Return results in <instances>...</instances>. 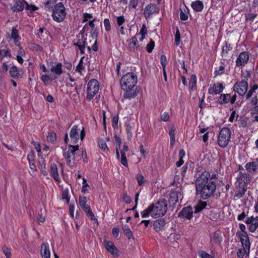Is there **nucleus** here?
Returning <instances> with one entry per match:
<instances>
[{
    "instance_id": "26",
    "label": "nucleus",
    "mask_w": 258,
    "mask_h": 258,
    "mask_svg": "<svg viewBox=\"0 0 258 258\" xmlns=\"http://www.w3.org/2000/svg\"><path fill=\"white\" fill-rule=\"evenodd\" d=\"M230 94H221L218 98V102L220 105H224L230 103Z\"/></svg>"
},
{
    "instance_id": "13",
    "label": "nucleus",
    "mask_w": 258,
    "mask_h": 258,
    "mask_svg": "<svg viewBox=\"0 0 258 258\" xmlns=\"http://www.w3.org/2000/svg\"><path fill=\"white\" fill-rule=\"evenodd\" d=\"M234 185L236 188L235 197L238 199L242 198L245 195V193L247 190V185H244V183L242 182L236 181L235 182Z\"/></svg>"
},
{
    "instance_id": "39",
    "label": "nucleus",
    "mask_w": 258,
    "mask_h": 258,
    "mask_svg": "<svg viewBox=\"0 0 258 258\" xmlns=\"http://www.w3.org/2000/svg\"><path fill=\"white\" fill-rule=\"evenodd\" d=\"M252 216L247 217L245 220V223L247 225H249L248 227V230L251 232H254L257 229V227L252 224Z\"/></svg>"
},
{
    "instance_id": "11",
    "label": "nucleus",
    "mask_w": 258,
    "mask_h": 258,
    "mask_svg": "<svg viewBox=\"0 0 258 258\" xmlns=\"http://www.w3.org/2000/svg\"><path fill=\"white\" fill-rule=\"evenodd\" d=\"M210 173L208 171H204L197 178L196 181V187L201 189L202 186L208 183Z\"/></svg>"
},
{
    "instance_id": "34",
    "label": "nucleus",
    "mask_w": 258,
    "mask_h": 258,
    "mask_svg": "<svg viewBox=\"0 0 258 258\" xmlns=\"http://www.w3.org/2000/svg\"><path fill=\"white\" fill-rule=\"evenodd\" d=\"M79 204L86 213L91 210L90 206L87 204V198L85 197L80 198Z\"/></svg>"
},
{
    "instance_id": "61",
    "label": "nucleus",
    "mask_w": 258,
    "mask_h": 258,
    "mask_svg": "<svg viewBox=\"0 0 258 258\" xmlns=\"http://www.w3.org/2000/svg\"><path fill=\"white\" fill-rule=\"evenodd\" d=\"M89 187L88 184L87 183L86 179L83 177V185L82 187V192L83 194H85L88 190V187Z\"/></svg>"
},
{
    "instance_id": "30",
    "label": "nucleus",
    "mask_w": 258,
    "mask_h": 258,
    "mask_svg": "<svg viewBox=\"0 0 258 258\" xmlns=\"http://www.w3.org/2000/svg\"><path fill=\"white\" fill-rule=\"evenodd\" d=\"M232 49V46L230 44L225 41L224 45L222 47V56L224 59H227L228 57V52Z\"/></svg>"
},
{
    "instance_id": "6",
    "label": "nucleus",
    "mask_w": 258,
    "mask_h": 258,
    "mask_svg": "<svg viewBox=\"0 0 258 258\" xmlns=\"http://www.w3.org/2000/svg\"><path fill=\"white\" fill-rule=\"evenodd\" d=\"M216 187V183L214 181H210L207 184H204L200 189L196 188L197 192L200 195L201 198L204 200L209 198L215 191Z\"/></svg>"
},
{
    "instance_id": "40",
    "label": "nucleus",
    "mask_w": 258,
    "mask_h": 258,
    "mask_svg": "<svg viewBox=\"0 0 258 258\" xmlns=\"http://www.w3.org/2000/svg\"><path fill=\"white\" fill-rule=\"evenodd\" d=\"M207 206V203L206 202L200 201L195 207V213H198L205 208Z\"/></svg>"
},
{
    "instance_id": "7",
    "label": "nucleus",
    "mask_w": 258,
    "mask_h": 258,
    "mask_svg": "<svg viewBox=\"0 0 258 258\" xmlns=\"http://www.w3.org/2000/svg\"><path fill=\"white\" fill-rule=\"evenodd\" d=\"M99 84L96 79L90 80L87 85L86 89V100L91 101L97 94L99 90Z\"/></svg>"
},
{
    "instance_id": "35",
    "label": "nucleus",
    "mask_w": 258,
    "mask_h": 258,
    "mask_svg": "<svg viewBox=\"0 0 258 258\" xmlns=\"http://www.w3.org/2000/svg\"><path fill=\"white\" fill-rule=\"evenodd\" d=\"M147 29L145 24H143L141 29L140 30L139 33L136 34L137 37H139V40L140 41H143L147 35Z\"/></svg>"
},
{
    "instance_id": "22",
    "label": "nucleus",
    "mask_w": 258,
    "mask_h": 258,
    "mask_svg": "<svg viewBox=\"0 0 258 258\" xmlns=\"http://www.w3.org/2000/svg\"><path fill=\"white\" fill-rule=\"evenodd\" d=\"M40 254L42 258H50V251L47 243L42 244L40 248Z\"/></svg>"
},
{
    "instance_id": "41",
    "label": "nucleus",
    "mask_w": 258,
    "mask_h": 258,
    "mask_svg": "<svg viewBox=\"0 0 258 258\" xmlns=\"http://www.w3.org/2000/svg\"><path fill=\"white\" fill-rule=\"evenodd\" d=\"M56 0H46L44 3V8L46 11H49L54 7Z\"/></svg>"
},
{
    "instance_id": "15",
    "label": "nucleus",
    "mask_w": 258,
    "mask_h": 258,
    "mask_svg": "<svg viewBox=\"0 0 258 258\" xmlns=\"http://www.w3.org/2000/svg\"><path fill=\"white\" fill-rule=\"evenodd\" d=\"M104 247L106 250L113 256L117 257L119 255V251L114 244L113 242L110 241H104Z\"/></svg>"
},
{
    "instance_id": "57",
    "label": "nucleus",
    "mask_w": 258,
    "mask_h": 258,
    "mask_svg": "<svg viewBox=\"0 0 258 258\" xmlns=\"http://www.w3.org/2000/svg\"><path fill=\"white\" fill-rule=\"evenodd\" d=\"M154 47H155V42L152 39H151L150 42H149V43L147 45V46H146L147 51L149 53L151 52L152 51L153 48H154Z\"/></svg>"
},
{
    "instance_id": "33",
    "label": "nucleus",
    "mask_w": 258,
    "mask_h": 258,
    "mask_svg": "<svg viewBox=\"0 0 258 258\" xmlns=\"http://www.w3.org/2000/svg\"><path fill=\"white\" fill-rule=\"evenodd\" d=\"M222 241V237L219 231L214 232L211 237V241L215 244H219Z\"/></svg>"
},
{
    "instance_id": "24",
    "label": "nucleus",
    "mask_w": 258,
    "mask_h": 258,
    "mask_svg": "<svg viewBox=\"0 0 258 258\" xmlns=\"http://www.w3.org/2000/svg\"><path fill=\"white\" fill-rule=\"evenodd\" d=\"M62 64L60 62H58L52 65L50 69L51 72L54 75L59 76L61 75L62 73Z\"/></svg>"
},
{
    "instance_id": "59",
    "label": "nucleus",
    "mask_w": 258,
    "mask_h": 258,
    "mask_svg": "<svg viewBox=\"0 0 258 258\" xmlns=\"http://www.w3.org/2000/svg\"><path fill=\"white\" fill-rule=\"evenodd\" d=\"M11 56V53L8 49L0 50V57L2 59L4 57Z\"/></svg>"
},
{
    "instance_id": "38",
    "label": "nucleus",
    "mask_w": 258,
    "mask_h": 258,
    "mask_svg": "<svg viewBox=\"0 0 258 258\" xmlns=\"http://www.w3.org/2000/svg\"><path fill=\"white\" fill-rule=\"evenodd\" d=\"M249 251V248L243 247V248H239L237 251V255L239 258H243L245 254L248 255Z\"/></svg>"
},
{
    "instance_id": "50",
    "label": "nucleus",
    "mask_w": 258,
    "mask_h": 258,
    "mask_svg": "<svg viewBox=\"0 0 258 258\" xmlns=\"http://www.w3.org/2000/svg\"><path fill=\"white\" fill-rule=\"evenodd\" d=\"M84 69L85 67L83 66V58H81L79 61L78 64L76 67V72L82 75V71L84 70Z\"/></svg>"
},
{
    "instance_id": "63",
    "label": "nucleus",
    "mask_w": 258,
    "mask_h": 258,
    "mask_svg": "<svg viewBox=\"0 0 258 258\" xmlns=\"http://www.w3.org/2000/svg\"><path fill=\"white\" fill-rule=\"evenodd\" d=\"M3 251L7 258H11V250L10 248L4 246L3 247Z\"/></svg>"
},
{
    "instance_id": "9",
    "label": "nucleus",
    "mask_w": 258,
    "mask_h": 258,
    "mask_svg": "<svg viewBox=\"0 0 258 258\" xmlns=\"http://www.w3.org/2000/svg\"><path fill=\"white\" fill-rule=\"evenodd\" d=\"M233 90L239 96H243L247 92L248 83L246 80L238 81L233 87Z\"/></svg>"
},
{
    "instance_id": "8",
    "label": "nucleus",
    "mask_w": 258,
    "mask_h": 258,
    "mask_svg": "<svg viewBox=\"0 0 258 258\" xmlns=\"http://www.w3.org/2000/svg\"><path fill=\"white\" fill-rule=\"evenodd\" d=\"M231 137V131L229 128L223 127L219 133L217 143L222 148L226 147L229 144Z\"/></svg>"
},
{
    "instance_id": "18",
    "label": "nucleus",
    "mask_w": 258,
    "mask_h": 258,
    "mask_svg": "<svg viewBox=\"0 0 258 258\" xmlns=\"http://www.w3.org/2000/svg\"><path fill=\"white\" fill-rule=\"evenodd\" d=\"M251 177L250 175L246 172H239L236 177V181L244 183V185H247L250 181Z\"/></svg>"
},
{
    "instance_id": "43",
    "label": "nucleus",
    "mask_w": 258,
    "mask_h": 258,
    "mask_svg": "<svg viewBox=\"0 0 258 258\" xmlns=\"http://www.w3.org/2000/svg\"><path fill=\"white\" fill-rule=\"evenodd\" d=\"M258 89V86L257 85H253L251 86L249 90L248 91L247 94L245 96L246 99H249L255 93V91Z\"/></svg>"
},
{
    "instance_id": "3",
    "label": "nucleus",
    "mask_w": 258,
    "mask_h": 258,
    "mask_svg": "<svg viewBox=\"0 0 258 258\" xmlns=\"http://www.w3.org/2000/svg\"><path fill=\"white\" fill-rule=\"evenodd\" d=\"M138 82L137 75L134 73H128L124 75L120 81V86L123 90L135 88Z\"/></svg>"
},
{
    "instance_id": "51",
    "label": "nucleus",
    "mask_w": 258,
    "mask_h": 258,
    "mask_svg": "<svg viewBox=\"0 0 258 258\" xmlns=\"http://www.w3.org/2000/svg\"><path fill=\"white\" fill-rule=\"evenodd\" d=\"M32 144H33L35 149H36V151L38 153V157L41 156V155H41V146H40L39 143H38L37 142L33 141Z\"/></svg>"
},
{
    "instance_id": "58",
    "label": "nucleus",
    "mask_w": 258,
    "mask_h": 258,
    "mask_svg": "<svg viewBox=\"0 0 258 258\" xmlns=\"http://www.w3.org/2000/svg\"><path fill=\"white\" fill-rule=\"evenodd\" d=\"M56 140V134L54 133H50L47 136V140L48 142L53 143Z\"/></svg>"
},
{
    "instance_id": "47",
    "label": "nucleus",
    "mask_w": 258,
    "mask_h": 258,
    "mask_svg": "<svg viewBox=\"0 0 258 258\" xmlns=\"http://www.w3.org/2000/svg\"><path fill=\"white\" fill-rule=\"evenodd\" d=\"M56 77H54L52 78V76L50 77L48 75H42L40 76L41 80L43 82L45 85H47L48 84V82L50 80H52L54 79H55Z\"/></svg>"
},
{
    "instance_id": "16",
    "label": "nucleus",
    "mask_w": 258,
    "mask_h": 258,
    "mask_svg": "<svg viewBox=\"0 0 258 258\" xmlns=\"http://www.w3.org/2000/svg\"><path fill=\"white\" fill-rule=\"evenodd\" d=\"M225 88V86L223 83H216L211 85L208 90V93L210 94H219L222 93Z\"/></svg>"
},
{
    "instance_id": "53",
    "label": "nucleus",
    "mask_w": 258,
    "mask_h": 258,
    "mask_svg": "<svg viewBox=\"0 0 258 258\" xmlns=\"http://www.w3.org/2000/svg\"><path fill=\"white\" fill-rule=\"evenodd\" d=\"M225 67L223 66H220L218 68H216L214 73L215 75L218 76L221 75L224 73Z\"/></svg>"
},
{
    "instance_id": "27",
    "label": "nucleus",
    "mask_w": 258,
    "mask_h": 258,
    "mask_svg": "<svg viewBox=\"0 0 258 258\" xmlns=\"http://www.w3.org/2000/svg\"><path fill=\"white\" fill-rule=\"evenodd\" d=\"M121 157L119 158V153L118 148H116V155L117 159H120V161L122 165L128 167V162L126 157V153L120 152Z\"/></svg>"
},
{
    "instance_id": "29",
    "label": "nucleus",
    "mask_w": 258,
    "mask_h": 258,
    "mask_svg": "<svg viewBox=\"0 0 258 258\" xmlns=\"http://www.w3.org/2000/svg\"><path fill=\"white\" fill-rule=\"evenodd\" d=\"M11 37L13 39L15 44L18 46H20L19 40L21 39V37L18 34V31L16 27L12 28L11 32Z\"/></svg>"
},
{
    "instance_id": "64",
    "label": "nucleus",
    "mask_w": 258,
    "mask_h": 258,
    "mask_svg": "<svg viewBox=\"0 0 258 258\" xmlns=\"http://www.w3.org/2000/svg\"><path fill=\"white\" fill-rule=\"evenodd\" d=\"M104 28L107 32L109 31L111 29V25L109 20L108 19H105L103 21Z\"/></svg>"
},
{
    "instance_id": "45",
    "label": "nucleus",
    "mask_w": 258,
    "mask_h": 258,
    "mask_svg": "<svg viewBox=\"0 0 258 258\" xmlns=\"http://www.w3.org/2000/svg\"><path fill=\"white\" fill-rule=\"evenodd\" d=\"M10 74L11 76L13 78L18 77L19 75L18 68L15 66L12 67L10 69Z\"/></svg>"
},
{
    "instance_id": "4",
    "label": "nucleus",
    "mask_w": 258,
    "mask_h": 258,
    "mask_svg": "<svg viewBox=\"0 0 258 258\" xmlns=\"http://www.w3.org/2000/svg\"><path fill=\"white\" fill-rule=\"evenodd\" d=\"M52 17L53 20L57 22H62L66 18V8L62 2L56 4L52 9Z\"/></svg>"
},
{
    "instance_id": "21",
    "label": "nucleus",
    "mask_w": 258,
    "mask_h": 258,
    "mask_svg": "<svg viewBox=\"0 0 258 258\" xmlns=\"http://www.w3.org/2000/svg\"><path fill=\"white\" fill-rule=\"evenodd\" d=\"M25 3L24 0H17L11 5V9L14 12L22 11Z\"/></svg>"
},
{
    "instance_id": "56",
    "label": "nucleus",
    "mask_w": 258,
    "mask_h": 258,
    "mask_svg": "<svg viewBox=\"0 0 258 258\" xmlns=\"http://www.w3.org/2000/svg\"><path fill=\"white\" fill-rule=\"evenodd\" d=\"M180 42V34L178 28H176L175 34V43L176 45H178Z\"/></svg>"
},
{
    "instance_id": "28",
    "label": "nucleus",
    "mask_w": 258,
    "mask_h": 258,
    "mask_svg": "<svg viewBox=\"0 0 258 258\" xmlns=\"http://www.w3.org/2000/svg\"><path fill=\"white\" fill-rule=\"evenodd\" d=\"M38 168L40 169L42 173L45 175L47 174V172L46 170V164L45 160L42 155L39 157L38 163Z\"/></svg>"
},
{
    "instance_id": "10",
    "label": "nucleus",
    "mask_w": 258,
    "mask_h": 258,
    "mask_svg": "<svg viewBox=\"0 0 258 258\" xmlns=\"http://www.w3.org/2000/svg\"><path fill=\"white\" fill-rule=\"evenodd\" d=\"M249 58V53L247 51L240 52L236 59V66L238 68L243 67L248 63Z\"/></svg>"
},
{
    "instance_id": "55",
    "label": "nucleus",
    "mask_w": 258,
    "mask_h": 258,
    "mask_svg": "<svg viewBox=\"0 0 258 258\" xmlns=\"http://www.w3.org/2000/svg\"><path fill=\"white\" fill-rule=\"evenodd\" d=\"M62 199L66 200L67 204L70 202V197L69 196V190L68 189H64L62 190Z\"/></svg>"
},
{
    "instance_id": "54",
    "label": "nucleus",
    "mask_w": 258,
    "mask_h": 258,
    "mask_svg": "<svg viewBox=\"0 0 258 258\" xmlns=\"http://www.w3.org/2000/svg\"><path fill=\"white\" fill-rule=\"evenodd\" d=\"M250 77V74L249 72L247 71H241L240 77L241 80H246V81L247 82V80Z\"/></svg>"
},
{
    "instance_id": "36",
    "label": "nucleus",
    "mask_w": 258,
    "mask_h": 258,
    "mask_svg": "<svg viewBox=\"0 0 258 258\" xmlns=\"http://www.w3.org/2000/svg\"><path fill=\"white\" fill-rule=\"evenodd\" d=\"M122 229L128 239H134L133 233L128 225H122Z\"/></svg>"
},
{
    "instance_id": "23",
    "label": "nucleus",
    "mask_w": 258,
    "mask_h": 258,
    "mask_svg": "<svg viewBox=\"0 0 258 258\" xmlns=\"http://www.w3.org/2000/svg\"><path fill=\"white\" fill-rule=\"evenodd\" d=\"M246 169L249 172H255L258 170V158L254 161L248 162L245 164Z\"/></svg>"
},
{
    "instance_id": "25",
    "label": "nucleus",
    "mask_w": 258,
    "mask_h": 258,
    "mask_svg": "<svg viewBox=\"0 0 258 258\" xmlns=\"http://www.w3.org/2000/svg\"><path fill=\"white\" fill-rule=\"evenodd\" d=\"M240 239V241L242 244L243 247L249 248L250 243L249 240V237L247 234H238L237 235Z\"/></svg>"
},
{
    "instance_id": "17",
    "label": "nucleus",
    "mask_w": 258,
    "mask_h": 258,
    "mask_svg": "<svg viewBox=\"0 0 258 258\" xmlns=\"http://www.w3.org/2000/svg\"><path fill=\"white\" fill-rule=\"evenodd\" d=\"M193 211L191 206H187L182 208L178 214V217L182 219L190 220L192 217Z\"/></svg>"
},
{
    "instance_id": "32",
    "label": "nucleus",
    "mask_w": 258,
    "mask_h": 258,
    "mask_svg": "<svg viewBox=\"0 0 258 258\" xmlns=\"http://www.w3.org/2000/svg\"><path fill=\"white\" fill-rule=\"evenodd\" d=\"M165 226V222L162 219H159L155 221L154 223V228L156 231H159L162 230Z\"/></svg>"
},
{
    "instance_id": "62",
    "label": "nucleus",
    "mask_w": 258,
    "mask_h": 258,
    "mask_svg": "<svg viewBox=\"0 0 258 258\" xmlns=\"http://www.w3.org/2000/svg\"><path fill=\"white\" fill-rule=\"evenodd\" d=\"M139 0H130L128 7L130 10L135 9L138 6Z\"/></svg>"
},
{
    "instance_id": "44",
    "label": "nucleus",
    "mask_w": 258,
    "mask_h": 258,
    "mask_svg": "<svg viewBox=\"0 0 258 258\" xmlns=\"http://www.w3.org/2000/svg\"><path fill=\"white\" fill-rule=\"evenodd\" d=\"M136 179L137 180L138 185L140 186L145 185V183L147 182V180L141 174H138L136 175Z\"/></svg>"
},
{
    "instance_id": "1",
    "label": "nucleus",
    "mask_w": 258,
    "mask_h": 258,
    "mask_svg": "<svg viewBox=\"0 0 258 258\" xmlns=\"http://www.w3.org/2000/svg\"><path fill=\"white\" fill-rule=\"evenodd\" d=\"M167 205L166 200H162L152 204L141 212L142 218H147L151 215L154 218L164 216L166 213Z\"/></svg>"
},
{
    "instance_id": "2",
    "label": "nucleus",
    "mask_w": 258,
    "mask_h": 258,
    "mask_svg": "<svg viewBox=\"0 0 258 258\" xmlns=\"http://www.w3.org/2000/svg\"><path fill=\"white\" fill-rule=\"evenodd\" d=\"M79 146L78 145L74 146L69 145L63 153V157L67 164L70 167H73L76 164V158L79 155L78 154Z\"/></svg>"
},
{
    "instance_id": "20",
    "label": "nucleus",
    "mask_w": 258,
    "mask_h": 258,
    "mask_svg": "<svg viewBox=\"0 0 258 258\" xmlns=\"http://www.w3.org/2000/svg\"><path fill=\"white\" fill-rule=\"evenodd\" d=\"M50 173L53 179L57 182H59L61 179L58 173L57 164L55 163H51L50 165Z\"/></svg>"
},
{
    "instance_id": "42",
    "label": "nucleus",
    "mask_w": 258,
    "mask_h": 258,
    "mask_svg": "<svg viewBox=\"0 0 258 258\" xmlns=\"http://www.w3.org/2000/svg\"><path fill=\"white\" fill-rule=\"evenodd\" d=\"M185 156V152L184 150H181L179 151V160L178 162H176V164L177 167H179L181 166L184 163V161L183 160V158Z\"/></svg>"
},
{
    "instance_id": "19",
    "label": "nucleus",
    "mask_w": 258,
    "mask_h": 258,
    "mask_svg": "<svg viewBox=\"0 0 258 258\" xmlns=\"http://www.w3.org/2000/svg\"><path fill=\"white\" fill-rule=\"evenodd\" d=\"M128 45L130 49L133 51L141 50L142 48L138 45V38L136 35L128 40Z\"/></svg>"
},
{
    "instance_id": "60",
    "label": "nucleus",
    "mask_w": 258,
    "mask_h": 258,
    "mask_svg": "<svg viewBox=\"0 0 258 258\" xmlns=\"http://www.w3.org/2000/svg\"><path fill=\"white\" fill-rule=\"evenodd\" d=\"M30 48L36 51L40 52L43 50V48L41 46L34 43H32L30 45Z\"/></svg>"
},
{
    "instance_id": "14",
    "label": "nucleus",
    "mask_w": 258,
    "mask_h": 258,
    "mask_svg": "<svg viewBox=\"0 0 258 258\" xmlns=\"http://www.w3.org/2000/svg\"><path fill=\"white\" fill-rule=\"evenodd\" d=\"M124 127L127 134V138L128 140H131L133 137V130L135 127L134 120L131 118H127L125 121Z\"/></svg>"
},
{
    "instance_id": "12",
    "label": "nucleus",
    "mask_w": 258,
    "mask_h": 258,
    "mask_svg": "<svg viewBox=\"0 0 258 258\" xmlns=\"http://www.w3.org/2000/svg\"><path fill=\"white\" fill-rule=\"evenodd\" d=\"M159 12V9L156 5L150 3L146 6L144 10V15L145 18L147 20L149 19L151 16Z\"/></svg>"
},
{
    "instance_id": "48",
    "label": "nucleus",
    "mask_w": 258,
    "mask_h": 258,
    "mask_svg": "<svg viewBox=\"0 0 258 258\" xmlns=\"http://www.w3.org/2000/svg\"><path fill=\"white\" fill-rule=\"evenodd\" d=\"M98 146L104 152L107 153L109 152V148H108L106 143L103 140H100L98 142Z\"/></svg>"
},
{
    "instance_id": "52",
    "label": "nucleus",
    "mask_w": 258,
    "mask_h": 258,
    "mask_svg": "<svg viewBox=\"0 0 258 258\" xmlns=\"http://www.w3.org/2000/svg\"><path fill=\"white\" fill-rule=\"evenodd\" d=\"M186 8L184 9V11H183L182 9L180 10L179 16L181 20L185 21L188 19V16L186 11Z\"/></svg>"
},
{
    "instance_id": "31",
    "label": "nucleus",
    "mask_w": 258,
    "mask_h": 258,
    "mask_svg": "<svg viewBox=\"0 0 258 258\" xmlns=\"http://www.w3.org/2000/svg\"><path fill=\"white\" fill-rule=\"evenodd\" d=\"M126 92L124 94L123 97L126 99H131L135 98L138 93V92L134 88L125 90Z\"/></svg>"
},
{
    "instance_id": "5",
    "label": "nucleus",
    "mask_w": 258,
    "mask_h": 258,
    "mask_svg": "<svg viewBox=\"0 0 258 258\" xmlns=\"http://www.w3.org/2000/svg\"><path fill=\"white\" fill-rule=\"evenodd\" d=\"M69 136L72 144L77 143L79 140L83 141L85 136L84 127H80L76 124L73 125L71 128Z\"/></svg>"
},
{
    "instance_id": "37",
    "label": "nucleus",
    "mask_w": 258,
    "mask_h": 258,
    "mask_svg": "<svg viewBox=\"0 0 258 258\" xmlns=\"http://www.w3.org/2000/svg\"><path fill=\"white\" fill-rule=\"evenodd\" d=\"M191 7L197 12H201L204 8V5L202 1H196L192 3Z\"/></svg>"
},
{
    "instance_id": "46",
    "label": "nucleus",
    "mask_w": 258,
    "mask_h": 258,
    "mask_svg": "<svg viewBox=\"0 0 258 258\" xmlns=\"http://www.w3.org/2000/svg\"><path fill=\"white\" fill-rule=\"evenodd\" d=\"M197 84V78L195 75H191L190 78L189 86L191 90H195Z\"/></svg>"
},
{
    "instance_id": "49",
    "label": "nucleus",
    "mask_w": 258,
    "mask_h": 258,
    "mask_svg": "<svg viewBox=\"0 0 258 258\" xmlns=\"http://www.w3.org/2000/svg\"><path fill=\"white\" fill-rule=\"evenodd\" d=\"M198 255L201 258H214V256L203 250H201L198 251Z\"/></svg>"
}]
</instances>
